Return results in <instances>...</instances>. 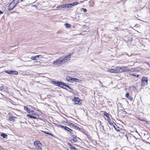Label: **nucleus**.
Returning <instances> with one entry per match:
<instances>
[{
	"instance_id": "nucleus-2",
	"label": "nucleus",
	"mask_w": 150,
	"mask_h": 150,
	"mask_svg": "<svg viewBox=\"0 0 150 150\" xmlns=\"http://www.w3.org/2000/svg\"><path fill=\"white\" fill-rule=\"evenodd\" d=\"M117 73H121L124 71H126L128 70L127 69L126 67H117L116 68Z\"/></svg>"
},
{
	"instance_id": "nucleus-33",
	"label": "nucleus",
	"mask_w": 150,
	"mask_h": 150,
	"mask_svg": "<svg viewBox=\"0 0 150 150\" xmlns=\"http://www.w3.org/2000/svg\"><path fill=\"white\" fill-rule=\"evenodd\" d=\"M68 124H69V125H71L72 126H74V125L75 126L74 124H72L71 123H68Z\"/></svg>"
},
{
	"instance_id": "nucleus-34",
	"label": "nucleus",
	"mask_w": 150,
	"mask_h": 150,
	"mask_svg": "<svg viewBox=\"0 0 150 150\" xmlns=\"http://www.w3.org/2000/svg\"><path fill=\"white\" fill-rule=\"evenodd\" d=\"M45 133L47 134H48L49 135H51L52 136H53V135L51 134V133H50L49 132H48V133H46L45 132Z\"/></svg>"
},
{
	"instance_id": "nucleus-19",
	"label": "nucleus",
	"mask_w": 150,
	"mask_h": 150,
	"mask_svg": "<svg viewBox=\"0 0 150 150\" xmlns=\"http://www.w3.org/2000/svg\"><path fill=\"white\" fill-rule=\"evenodd\" d=\"M64 5H62L59 6H57L56 7V8L57 10H61L63 8H64Z\"/></svg>"
},
{
	"instance_id": "nucleus-35",
	"label": "nucleus",
	"mask_w": 150,
	"mask_h": 150,
	"mask_svg": "<svg viewBox=\"0 0 150 150\" xmlns=\"http://www.w3.org/2000/svg\"><path fill=\"white\" fill-rule=\"evenodd\" d=\"M3 13V12L2 11H1V10H0V14H2Z\"/></svg>"
},
{
	"instance_id": "nucleus-37",
	"label": "nucleus",
	"mask_w": 150,
	"mask_h": 150,
	"mask_svg": "<svg viewBox=\"0 0 150 150\" xmlns=\"http://www.w3.org/2000/svg\"><path fill=\"white\" fill-rule=\"evenodd\" d=\"M76 127L78 128V129H79V128H79V127Z\"/></svg>"
},
{
	"instance_id": "nucleus-3",
	"label": "nucleus",
	"mask_w": 150,
	"mask_h": 150,
	"mask_svg": "<svg viewBox=\"0 0 150 150\" xmlns=\"http://www.w3.org/2000/svg\"><path fill=\"white\" fill-rule=\"evenodd\" d=\"M71 57V54H69L65 56L61 57L62 59V60L64 63L66 62L70 59Z\"/></svg>"
},
{
	"instance_id": "nucleus-8",
	"label": "nucleus",
	"mask_w": 150,
	"mask_h": 150,
	"mask_svg": "<svg viewBox=\"0 0 150 150\" xmlns=\"http://www.w3.org/2000/svg\"><path fill=\"white\" fill-rule=\"evenodd\" d=\"M34 144L35 146L37 149H41V144L39 141H35L34 142Z\"/></svg>"
},
{
	"instance_id": "nucleus-16",
	"label": "nucleus",
	"mask_w": 150,
	"mask_h": 150,
	"mask_svg": "<svg viewBox=\"0 0 150 150\" xmlns=\"http://www.w3.org/2000/svg\"><path fill=\"white\" fill-rule=\"evenodd\" d=\"M68 145H69V147L70 149H73V150H77L76 149V148L74 146H72L70 144L68 143Z\"/></svg>"
},
{
	"instance_id": "nucleus-36",
	"label": "nucleus",
	"mask_w": 150,
	"mask_h": 150,
	"mask_svg": "<svg viewBox=\"0 0 150 150\" xmlns=\"http://www.w3.org/2000/svg\"><path fill=\"white\" fill-rule=\"evenodd\" d=\"M139 75H137V77H139Z\"/></svg>"
},
{
	"instance_id": "nucleus-5",
	"label": "nucleus",
	"mask_w": 150,
	"mask_h": 150,
	"mask_svg": "<svg viewBox=\"0 0 150 150\" xmlns=\"http://www.w3.org/2000/svg\"><path fill=\"white\" fill-rule=\"evenodd\" d=\"M72 100L74 102V104H78L80 105L81 103V100L78 98H74V99H72Z\"/></svg>"
},
{
	"instance_id": "nucleus-22",
	"label": "nucleus",
	"mask_w": 150,
	"mask_h": 150,
	"mask_svg": "<svg viewBox=\"0 0 150 150\" xmlns=\"http://www.w3.org/2000/svg\"><path fill=\"white\" fill-rule=\"evenodd\" d=\"M5 72L9 74H13V71H12L6 70L5 71Z\"/></svg>"
},
{
	"instance_id": "nucleus-31",
	"label": "nucleus",
	"mask_w": 150,
	"mask_h": 150,
	"mask_svg": "<svg viewBox=\"0 0 150 150\" xmlns=\"http://www.w3.org/2000/svg\"><path fill=\"white\" fill-rule=\"evenodd\" d=\"M125 96L126 97L128 98L129 97V94L128 93H126Z\"/></svg>"
},
{
	"instance_id": "nucleus-12",
	"label": "nucleus",
	"mask_w": 150,
	"mask_h": 150,
	"mask_svg": "<svg viewBox=\"0 0 150 150\" xmlns=\"http://www.w3.org/2000/svg\"><path fill=\"white\" fill-rule=\"evenodd\" d=\"M74 78H72L69 77H66V79L69 82L71 83H73Z\"/></svg>"
},
{
	"instance_id": "nucleus-28",
	"label": "nucleus",
	"mask_w": 150,
	"mask_h": 150,
	"mask_svg": "<svg viewBox=\"0 0 150 150\" xmlns=\"http://www.w3.org/2000/svg\"><path fill=\"white\" fill-rule=\"evenodd\" d=\"M1 136L3 137L4 138H6L7 137V135L4 133H2L1 134Z\"/></svg>"
},
{
	"instance_id": "nucleus-26",
	"label": "nucleus",
	"mask_w": 150,
	"mask_h": 150,
	"mask_svg": "<svg viewBox=\"0 0 150 150\" xmlns=\"http://www.w3.org/2000/svg\"><path fill=\"white\" fill-rule=\"evenodd\" d=\"M78 4V3L77 2H74L72 3L71 4V5L72 7Z\"/></svg>"
},
{
	"instance_id": "nucleus-21",
	"label": "nucleus",
	"mask_w": 150,
	"mask_h": 150,
	"mask_svg": "<svg viewBox=\"0 0 150 150\" xmlns=\"http://www.w3.org/2000/svg\"><path fill=\"white\" fill-rule=\"evenodd\" d=\"M81 80L76 78H74L73 83L80 82Z\"/></svg>"
},
{
	"instance_id": "nucleus-32",
	"label": "nucleus",
	"mask_w": 150,
	"mask_h": 150,
	"mask_svg": "<svg viewBox=\"0 0 150 150\" xmlns=\"http://www.w3.org/2000/svg\"><path fill=\"white\" fill-rule=\"evenodd\" d=\"M82 9L83 10V11L84 12H86L87 11V10L86 9L83 8Z\"/></svg>"
},
{
	"instance_id": "nucleus-17",
	"label": "nucleus",
	"mask_w": 150,
	"mask_h": 150,
	"mask_svg": "<svg viewBox=\"0 0 150 150\" xmlns=\"http://www.w3.org/2000/svg\"><path fill=\"white\" fill-rule=\"evenodd\" d=\"M16 118V117H10L8 118V120L10 121L14 122L15 121V119Z\"/></svg>"
},
{
	"instance_id": "nucleus-11",
	"label": "nucleus",
	"mask_w": 150,
	"mask_h": 150,
	"mask_svg": "<svg viewBox=\"0 0 150 150\" xmlns=\"http://www.w3.org/2000/svg\"><path fill=\"white\" fill-rule=\"evenodd\" d=\"M103 114L104 115H105L108 118L107 121L109 122H110V119L109 116V114L108 113L105 111H104L103 112Z\"/></svg>"
},
{
	"instance_id": "nucleus-30",
	"label": "nucleus",
	"mask_w": 150,
	"mask_h": 150,
	"mask_svg": "<svg viewBox=\"0 0 150 150\" xmlns=\"http://www.w3.org/2000/svg\"><path fill=\"white\" fill-rule=\"evenodd\" d=\"M18 74V72L17 71H13V74L15 75H17Z\"/></svg>"
},
{
	"instance_id": "nucleus-29",
	"label": "nucleus",
	"mask_w": 150,
	"mask_h": 150,
	"mask_svg": "<svg viewBox=\"0 0 150 150\" xmlns=\"http://www.w3.org/2000/svg\"><path fill=\"white\" fill-rule=\"evenodd\" d=\"M128 98L129 100H131V101H132L133 100V98L132 97H131V96H130V97H129Z\"/></svg>"
},
{
	"instance_id": "nucleus-10",
	"label": "nucleus",
	"mask_w": 150,
	"mask_h": 150,
	"mask_svg": "<svg viewBox=\"0 0 150 150\" xmlns=\"http://www.w3.org/2000/svg\"><path fill=\"white\" fill-rule=\"evenodd\" d=\"M60 126L61 127L64 128L66 130L68 131L69 132H71L72 131V130L71 129H70L68 127H67L64 126H62V125H60Z\"/></svg>"
},
{
	"instance_id": "nucleus-20",
	"label": "nucleus",
	"mask_w": 150,
	"mask_h": 150,
	"mask_svg": "<svg viewBox=\"0 0 150 150\" xmlns=\"http://www.w3.org/2000/svg\"><path fill=\"white\" fill-rule=\"evenodd\" d=\"M38 58V55L35 57H31L30 58V59L33 60H37Z\"/></svg>"
},
{
	"instance_id": "nucleus-15",
	"label": "nucleus",
	"mask_w": 150,
	"mask_h": 150,
	"mask_svg": "<svg viewBox=\"0 0 150 150\" xmlns=\"http://www.w3.org/2000/svg\"><path fill=\"white\" fill-rule=\"evenodd\" d=\"M38 59L41 60V61H44L46 59L41 55H38Z\"/></svg>"
},
{
	"instance_id": "nucleus-24",
	"label": "nucleus",
	"mask_w": 150,
	"mask_h": 150,
	"mask_svg": "<svg viewBox=\"0 0 150 150\" xmlns=\"http://www.w3.org/2000/svg\"><path fill=\"white\" fill-rule=\"evenodd\" d=\"M26 116L29 117L30 118H33L34 119H36V117H35L31 115H27Z\"/></svg>"
},
{
	"instance_id": "nucleus-27",
	"label": "nucleus",
	"mask_w": 150,
	"mask_h": 150,
	"mask_svg": "<svg viewBox=\"0 0 150 150\" xmlns=\"http://www.w3.org/2000/svg\"><path fill=\"white\" fill-rule=\"evenodd\" d=\"M4 89V86L2 84L0 85V90H2Z\"/></svg>"
},
{
	"instance_id": "nucleus-6",
	"label": "nucleus",
	"mask_w": 150,
	"mask_h": 150,
	"mask_svg": "<svg viewBox=\"0 0 150 150\" xmlns=\"http://www.w3.org/2000/svg\"><path fill=\"white\" fill-rule=\"evenodd\" d=\"M57 84H58L57 86H58L60 87L64 88H63V86H65L67 87L68 88H69L71 89L69 87V86L68 85L66 84V83H64L59 81V82H58Z\"/></svg>"
},
{
	"instance_id": "nucleus-9",
	"label": "nucleus",
	"mask_w": 150,
	"mask_h": 150,
	"mask_svg": "<svg viewBox=\"0 0 150 150\" xmlns=\"http://www.w3.org/2000/svg\"><path fill=\"white\" fill-rule=\"evenodd\" d=\"M17 3H15L14 1H12L9 6V8L11 9L13 8L17 5Z\"/></svg>"
},
{
	"instance_id": "nucleus-13",
	"label": "nucleus",
	"mask_w": 150,
	"mask_h": 150,
	"mask_svg": "<svg viewBox=\"0 0 150 150\" xmlns=\"http://www.w3.org/2000/svg\"><path fill=\"white\" fill-rule=\"evenodd\" d=\"M79 138L78 137H76L74 136H72V141H73L74 142H76L78 141V139Z\"/></svg>"
},
{
	"instance_id": "nucleus-7",
	"label": "nucleus",
	"mask_w": 150,
	"mask_h": 150,
	"mask_svg": "<svg viewBox=\"0 0 150 150\" xmlns=\"http://www.w3.org/2000/svg\"><path fill=\"white\" fill-rule=\"evenodd\" d=\"M148 79L147 78L144 77H143L142 79V86H144L147 84L148 83Z\"/></svg>"
},
{
	"instance_id": "nucleus-4",
	"label": "nucleus",
	"mask_w": 150,
	"mask_h": 150,
	"mask_svg": "<svg viewBox=\"0 0 150 150\" xmlns=\"http://www.w3.org/2000/svg\"><path fill=\"white\" fill-rule=\"evenodd\" d=\"M24 109L29 113H31L32 115H36V112H35L33 110H30V109L29 108L26 106H24Z\"/></svg>"
},
{
	"instance_id": "nucleus-38",
	"label": "nucleus",
	"mask_w": 150,
	"mask_h": 150,
	"mask_svg": "<svg viewBox=\"0 0 150 150\" xmlns=\"http://www.w3.org/2000/svg\"><path fill=\"white\" fill-rule=\"evenodd\" d=\"M21 1L22 2V1H23V0H21Z\"/></svg>"
},
{
	"instance_id": "nucleus-1",
	"label": "nucleus",
	"mask_w": 150,
	"mask_h": 150,
	"mask_svg": "<svg viewBox=\"0 0 150 150\" xmlns=\"http://www.w3.org/2000/svg\"><path fill=\"white\" fill-rule=\"evenodd\" d=\"M64 64L61 57L56 59L54 62L53 65L54 66L58 67Z\"/></svg>"
},
{
	"instance_id": "nucleus-25",
	"label": "nucleus",
	"mask_w": 150,
	"mask_h": 150,
	"mask_svg": "<svg viewBox=\"0 0 150 150\" xmlns=\"http://www.w3.org/2000/svg\"><path fill=\"white\" fill-rule=\"evenodd\" d=\"M64 25L67 28H70L71 27V26L70 24L67 23H66L64 24Z\"/></svg>"
},
{
	"instance_id": "nucleus-18",
	"label": "nucleus",
	"mask_w": 150,
	"mask_h": 150,
	"mask_svg": "<svg viewBox=\"0 0 150 150\" xmlns=\"http://www.w3.org/2000/svg\"><path fill=\"white\" fill-rule=\"evenodd\" d=\"M64 8H71L72 7V6L71 5V4H64Z\"/></svg>"
},
{
	"instance_id": "nucleus-23",
	"label": "nucleus",
	"mask_w": 150,
	"mask_h": 150,
	"mask_svg": "<svg viewBox=\"0 0 150 150\" xmlns=\"http://www.w3.org/2000/svg\"><path fill=\"white\" fill-rule=\"evenodd\" d=\"M58 81H51V83L54 84L56 86H57V83Z\"/></svg>"
},
{
	"instance_id": "nucleus-14",
	"label": "nucleus",
	"mask_w": 150,
	"mask_h": 150,
	"mask_svg": "<svg viewBox=\"0 0 150 150\" xmlns=\"http://www.w3.org/2000/svg\"><path fill=\"white\" fill-rule=\"evenodd\" d=\"M108 72H110L112 73H117L116 69H110L108 70Z\"/></svg>"
}]
</instances>
